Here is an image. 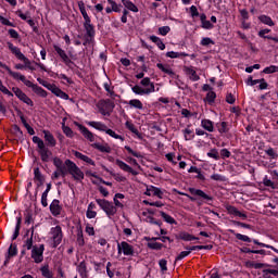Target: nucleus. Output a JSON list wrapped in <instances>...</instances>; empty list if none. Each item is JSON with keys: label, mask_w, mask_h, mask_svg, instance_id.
I'll list each match as a JSON object with an SVG mask.
<instances>
[{"label": "nucleus", "mask_w": 278, "mask_h": 278, "mask_svg": "<svg viewBox=\"0 0 278 278\" xmlns=\"http://www.w3.org/2000/svg\"><path fill=\"white\" fill-rule=\"evenodd\" d=\"M168 264V262L164 258H162L160 262H159V266L162 270V273H166V270H168V267L166 266Z\"/></svg>", "instance_id": "nucleus-55"}, {"label": "nucleus", "mask_w": 278, "mask_h": 278, "mask_svg": "<svg viewBox=\"0 0 278 278\" xmlns=\"http://www.w3.org/2000/svg\"><path fill=\"white\" fill-rule=\"evenodd\" d=\"M78 8L80 10V13L83 14L85 23L91 21L90 16L88 15V12H86V4L83 0L78 1Z\"/></svg>", "instance_id": "nucleus-28"}, {"label": "nucleus", "mask_w": 278, "mask_h": 278, "mask_svg": "<svg viewBox=\"0 0 278 278\" xmlns=\"http://www.w3.org/2000/svg\"><path fill=\"white\" fill-rule=\"evenodd\" d=\"M12 91L14 92L15 97L20 99V101H23V103H26V105H30V108H34V101L30 100L29 97L21 88L18 87H13Z\"/></svg>", "instance_id": "nucleus-9"}, {"label": "nucleus", "mask_w": 278, "mask_h": 278, "mask_svg": "<svg viewBox=\"0 0 278 278\" xmlns=\"http://www.w3.org/2000/svg\"><path fill=\"white\" fill-rule=\"evenodd\" d=\"M97 108L102 116H110V114L114 112V108H116V104H114V101L106 99L100 100L97 104Z\"/></svg>", "instance_id": "nucleus-3"}, {"label": "nucleus", "mask_w": 278, "mask_h": 278, "mask_svg": "<svg viewBox=\"0 0 278 278\" xmlns=\"http://www.w3.org/2000/svg\"><path fill=\"white\" fill-rule=\"evenodd\" d=\"M160 215L165 220V223H168V225H177V220H175V218H173V216L166 214L164 211H161Z\"/></svg>", "instance_id": "nucleus-35"}, {"label": "nucleus", "mask_w": 278, "mask_h": 278, "mask_svg": "<svg viewBox=\"0 0 278 278\" xmlns=\"http://www.w3.org/2000/svg\"><path fill=\"white\" fill-rule=\"evenodd\" d=\"M264 275H274V277H278V269H264Z\"/></svg>", "instance_id": "nucleus-64"}, {"label": "nucleus", "mask_w": 278, "mask_h": 278, "mask_svg": "<svg viewBox=\"0 0 278 278\" xmlns=\"http://www.w3.org/2000/svg\"><path fill=\"white\" fill-rule=\"evenodd\" d=\"M53 165L55 166V168L58 170H60L64 175V173L67 168L66 162H62L61 159L56 156L53 159Z\"/></svg>", "instance_id": "nucleus-20"}, {"label": "nucleus", "mask_w": 278, "mask_h": 278, "mask_svg": "<svg viewBox=\"0 0 278 278\" xmlns=\"http://www.w3.org/2000/svg\"><path fill=\"white\" fill-rule=\"evenodd\" d=\"M126 127H127V129H129V131H131L132 134H136L137 136H138V134H140L138 131L137 127L129 122H126Z\"/></svg>", "instance_id": "nucleus-56"}, {"label": "nucleus", "mask_w": 278, "mask_h": 278, "mask_svg": "<svg viewBox=\"0 0 278 278\" xmlns=\"http://www.w3.org/2000/svg\"><path fill=\"white\" fill-rule=\"evenodd\" d=\"M108 3H110L113 12H121V8H123V5L117 4L115 1L113 0H108Z\"/></svg>", "instance_id": "nucleus-46"}, {"label": "nucleus", "mask_w": 278, "mask_h": 278, "mask_svg": "<svg viewBox=\"0 0 278 278\" xmlns=\"http://www.w3.org/2000/svg\"><path fill=\"white\" fill-rule=\"evenodd\" d=\"M151 84H153V83H151V78H149V77H146V78L141 79V81H140V85L143 86L144 88H147V86H150L149 88H151Z\"/></svg>", "instance_id": "nucleus-63"}, {"label": "nucleus", "mask_w": 278, "mask_h": 278, "mask_svg": "<svg viewBox=\"0 0 278 278\" xmlns=\"http://www.w3.org/2000/svg\"><path fill=\"white\" fill-rule=\"evenodd\" d=\"M207 157H212L213 160H220V155L218 154V150L212 149L207 152Z\"/></svg>", "instance_id": "nucleus-45"}, {"label": "nucleus", "mask_w": 278, "mask_h": 278, "mask_svg": "<svg viewBox=\"0 0 278 278\" xmlns=\"http://www.w3.org/2000/svg\"><path fill=\"white\" fill-rule=\"evenodd\" d=\"M68 175V170L65 169V173L63 174L60 169H56L53 175H52V179H60V177H66Z\"/></svg>", "instance_id": "nucleus-44"}, {"label": "nucleus", "mask_w": 278, "mask_h": 278, "mask_svg": "<svg viewBox=\"0 0 278 278\" xmlns=\"http://www.w3.org/2000/svg\"><path fill=\"white\" fill-rule=\"evenodd\" d=\"M105 134L111 136V138H115L116 140H123V137L121 135H116V132L110 128H106Z\"/></svg>", "instance_id": "nucleus-50"}, {"label": "nucleus", "mask_w": 278, "mask_h": 278, "mask_svg": "<svg viewBox=\"0 0 278 278\" xmlns=\"http://www.w3.org/2000/svg\"><path fill=\"white\" fill-rule=\"evenodd\" d=\"M219 134H227L229 131V128H227V122H222L218 126Z\"/></svg>", "instance_id": "nucleus-54"}, {"label": "nucleus", "mask_w": 278, "mask_h": 278, "mask_svg": "<svg viewBox=\"0 0 278 278\" xmlns=\"http://www.w3.org/2000/svg\"><path fill=\"white\" fill-rule=\"evenodd\" d=\"M89 127L98 129V131H106L108 126L101 122H88Z\"/></svg>", "instance_id": "nucleus-27"}, {"label": "nucleus", "mask_w": 278, "mask_h": 278, "mask_svg": "<svg viewBox=\"0 0 278 278\" xmlns=\"http://www.w3.org/2000/svg\"><path fill=\"white\" fill-rule=\"evenodd\" d=\"M201 45L202 47H208V45H214V40H212L210 37H204L201 40Z\"/></svg>", "instance_id": "nucleus-57"}, {"label": "nucleus", "mask_w": 278, "mask_h": 278, "mask_svg": "<svg viewBox=\"0 0 278 278\" xmlns=\"http://www.w3.org/2000/svg\"><path fill=\"white\" fill-rule=\"evenodd\" d=\"M215 99H216V92L208 91L206 93V101H207V103H214Z\"/></svg>", "instance_id": "nucleus-52"}, {"label": "nucleus", "mask_w": 278, "mask_h": 278, "mask_svg": "<svg viewBox=\"0 0 278 278\" xmlns=\"http://www.w3.org/2000/svg\"><path fill=\"white\" fill-rule=\"evenodd\" d=\"M230 233H233L237 240H241V242H251V238L247 235L238 233L236 230H230Z\"/></svg>", "instance_id": "nucleus-39"}, {"label": "nucleus", "mask_w": 278, "mask_h": 278, "mask_svg": "<svg viewBox=\"0 0 278 278\" xmlns=\"http://www.w3.org/2000/svg\"><path fill=\"white\" fill-rule=\"evenodd\" d=\"M40 273H41L42 277H45V278H53V271H51V269H49V264L43 265L40 268Z\"/></svg>", "instance_id": "nucleus-32"}, {"label": "nucleus", "mask_w": 278, "mask_h": 278, "mask_svg": "<svg viewBox=\"0 0 278 278\" xmlns=\"http://www.w3.org/2000/svg\"><path fill=\"white\" fill-rule=\"evenodd\" d=\"M263 73H265V75H270L273 73H278V66L276 65H270L269 67H265L263 70Z\"/></svg>", "instance_id": "nucleus-43"}, {"label": "nucleus", "mask_w": 278, "mask_h": 278, "mask_svg": "<svg viewBox=\"0 0 278 278\" xmlns=\"http://www.w3.org/2000/svg\"><path fill=\"white\" fill-rule=\"evenodd\" d=\"M258 84V90H266V88H268V83H266V79L264 78H261Z\"/></svg>", "instance_id": "nucleus-62"}, {"label": "nucleus", "mask_w": 278, "mask_h": 278, "mask_svg": "<svg viewBox=\"0 0 278 278\" xmlns=\"http://www.w3.org/2000/svg\"><path fill=\"white\" fill-rule=\"evenodd\" d=\"M125 149H126V151H127L128 153H130V155H134V157H142V154H140V153L134 151V150L131 149V147L125 146Z\"/></svg>", "instance_id": "nucleus-59"}, {"label": "nucleus", "mask_w": 278, "mask_h": 278, "mask_svg": "<svg viewBox=\"0 0 278 278\" xmlns=\"http://www.w3.org/2000/svg\"><path fill=\"white\" fill-rule=\"evenodd\" d=\"M55 97H59L60 99H64V101H68V96L66 92L62 91L60 87L56 88L54 91Z\"/></svg>", "instance_id": "nucleus-42"}, {"label": "nucleus", "mask_w": 278, "mask_h": 278, "mask_svg": "<svg viewBox=\"0 0 278 278\" xmlns=\"http://www.w3.org/2000/svg\"><path fill=\"white\" fill-rule=\"evenodd\" d=\"M184 72L186 73V75L189 76V79L191 81H199V79H201V77L197 75V71H194V67L192 66H184Z\"/></svg>", "instance_id": "nucleus-15"}, {"label": "nucleus", "mask_w": 278, "mask_h": 278, "mask_svg": "<svg viewBox=\"0 0 278 278\" xmlns=\"http://www.w3.org/2000/svg\"><path fill=\"white\" fill-rule=\"evenodd\" d=\"M117 253L118 255H121V253H123L126 256H134L135 255V251H134V245L129 244L126 241H122L121 243H117Z\"/></svg>", "instance_id": "nucleus-7"}, {"label": "nucleus", "mask_w": 278, "mask_h": 278, "mask_svg": "<svg viewBox=\"0 0 278 278\" xmlns=\"http://www.w3.org/2000/svg\"><path fill=\"white\" fill-rule=\"evenodd\" d=\"M45 141L47 142L48 147H55L58 141H55V137L49 130H43Z\"/></svg>", "instance_id": "nucleus-18"}, {"label": "nucleus", "mask_w": 278, "mask_h": 278, "mask_svg": "<svg viewBox=\"0 0 278 278\" xmlns=\"http://www.w3.org/2000/svg\"><path fill=\"white\" fill-rule=\"evenodd\" d=\"M39 155L43 162H49V157L52 156L53 153L47 146H43L42 148H39Z\"/></svg>", "instance_id": "nucleus-17"}, {"label": "nucleus", "mask_w": 278, "mask_h": 278, "mask_svg": "<svg viewBox=\"0 0 278 278\" xmlns=\"http://www.w3.org/2000/svg\"><path fill=\"white\" fill-rule=\"evenodd\" d=\"M135 94H151V92H155V85L151 84V88L142 89V87L136 85L131 88Z\"/></svg>", "instance_id": "nucleus-11"}, {"label": "nucleus", "mask_w": 278, "mask_h": 278, "mask_svg": "<svg viewBox=\"0 0 278 278\" xmlns=\"http://www.w3.org/2000/svg\"><path fill=\"white\" fill-rule=\"evenodd\" d=\"M201 125L206 131H214V123L210 119H202Z\"/></svg>", "instance_id": "nucleus-36"}, {"label": "nucleus", "mask_w": 278, "mask_h": 278, "mask_svg": "<svg viewBox=\"0 0 278 278\" xmlns=\"http://www.w3.org/2000/svg\"><path fill=\"white\" fill-rule=\"evenodd\" d=\"M17 253H18V249L16 248V244L11 243L8 250V257L4 262V265L8 264V262H10V257L16 256Z\"/></svg>", "instance_id": "nucleus-23"}, {"label": "nucleus", "mask_w": 278, "mask_h": 278, "mask_svg": "<svg viewBox=\"0 0 278 278\" xmlns=\"http://www.w3.org/2000/svg\"><path fill=\"white\" fill-rule=\"evenodd\" d=\"M156 66L160 71H162V73L169 75V77H175V72H173V68H170V65H164L162 63H157Z\"/></svg>", "instance_id": "nucleus-22"}, {"label": "nucleus", "mask_w": 278, "mask_h": 278, "mask_svg": "<svg viewBox=\"0 0 278 278\" xmlns=\"http://www.w3.org/2000/svg\"><path fill=\"white\" fill-rule=\"evenodd\" d=\"M265 153H266V155H268L271 160H277V157H278L277 152H276L275 149H273V148H269V149L265 150Z\"/></svg>", "instance_id": "nucleus-47"}, {"label": "nucleus", "mask_w": 278, "mask_h": 278, "mask_svg": "<svg viewBox=\"0 0 278 278\" xmlns=\"http://www.w3.org/2000/svg\"><path fill=\"white\" fill-rule=\"evenodd\" d=\"M84 28L86 29V34L88 38H94V25H92V20L84 23Z\"/></svg>", "instance_id": "nucleus-19"}, {"label": "nucleus", "mask_w": 278, "mask_h": 278, "mask_svg": "<svg viewBox=\"0 0 278 278\" xmlns=\"http://www.w3.org/2000/svg\"><path fill=\"white\" fill-rule=\"evenodd\" d=\"M33 142L37 144L38 149H42V147H45V141L38 136L33 137Z\"/></svg>", "instance_id": "nucleus-48"}, {"label": "nucleus", "mask_w": 278, "mask_h": 278, "mask_svg": "<svg viewBox=\"0 0 278 278\" xmlns=\"http://www.w3.org/2000/svg\"><path fill=\"white\" fill-rule=\"evenodd\" d=\"M128 105H130V108H135L136 110H143V105L142 102L138 99H132L128 102Z\"/></svg>", "instance_id": "nucleus-40"}, {"label": "nucleus", "mask_w": 278, "mask_h": 278, "mask_svg": "<svg viewBox=\"0 0 278 278\" xmlns=\"http://www.w3.org/2000/svg\"><path fill=\"white\" fill-rule=\"evenodd\" d=\"M51 236H52V249H58V247H60V244H62V238H64V235L62 233V227L61 226H56L51 228L50 231Z\"/></svg>", "instance_id": "nucleus-6"}, {"label": "nucleus", "mask_w": 278, "mask_h": 278, "mask_svg": "<svg viewBox=\"0 0 278 278\" xmlns=\"http://www.w3.org/2000/svg\"><path fill=\"white\" fill-rule=\"evenodd\" d=\"M75 157H77L78 160H81L83 162H86L87 164H90L91 166H94V161H92V159H90L87 155H84L81 152H74Z\"/></svg>", "instance_id": "nucleus-25"}, {"label": "nucleus", "mask_w": 278, "mask_h": 278, "mask_svg": "<svg viewBox=\"0 0 278 278\" xmlns=\"http://www.w3.org/2000/svg\"><path fill=\"white\" fill-rule=\"evenodd\" d=\"M62 130H63V134L67 136V138H73V129H71V127L63 125Z\"/></svg>", "instance_id": "nucleus-53"}, {"label": "nucleus", "mask_w": 278, "mask_h": 278, "mask_svg": "<svg viewBox=\"0 0 278 278\" xmlns=\"http://www.w3.org/2000/svg\"><path fill=\"white\" fill-rule=\"evenodd\" d=\"M115 164L125 173H130L131 175H138V172L134 170L131 166L127 165L125 162L118 159L115 161Z\"/></svg>", "instance_id": "nucleus-16"}, {"label": "nucleus", "mask_w": 278, "mask_h": 278, "mask_svg": "<svg viewBox=\"0 0 278 278\" xmlns=\"http://www.w3.org/2000/svg\"><path fill=\"white\" fill-rule=\"evenodd\" d=\"M23 247H26L27 251H31V249H34V237L27 238Z\"/></svg>", "instance_id": "nucleus-49"}, {"label": "nucleus", "mask_w": 278, "mask_h": 278, "mask_svg": "<svg viewBox=\"0 0 278 278\" xmlns=\"http://www.w3.org/2000/svg\"><path fill=\"white\" fill-rule=\"evenodd\" d=\"M151 192L153 197H157L159 199H163L164 197V192H162V189L157 187H153V186L147 187V191L144 192V194H147V197H151Z\"/></svg>", "instance_id": "nucleus-13"}, {"label": "nucleus", "mask_w": 278, "mask_h": 278, "mask_svg": "<svg viewBox=\"0 0 278 278\" xmlns=\"http://www.w3.org/2000/svg\"><path fill=\"white\" fill-rule=\"evenodd\" d=\"M227 212H228V214H232L233 216H238L240 211L236 206L229 205V206H227Z\"/></svg>", "instance_id": "nucleus-61"}, {"label": "nucleus", "mask_w": 278, "mask_h": 278, "mask_svg": "<svg viewBox=\"0 0 278 278\" xmlns=\"http://www.w3.org/2000/svg\"><path fill=\"white\" fill-rule=\"evenodd\" d=\"M8 47L10 49V51L13 53V55H15V58H17V60H21L25 56V54H23V52H21V49L16 46H14L12 42H8Z\"/></svg>", "instance_id": "nucleus-21"}, {"label": "nucleus", "mask_w": 278, "mask_h": 278, "mask_svg": "<svg viewBox=\"0 0 278 278\" xmlns=\"http://www.w3.org/2000/svg\"><path fill=\"white\" fill-rule=\"evenodd\" d=\"M258 21H261V23H263L264 25H268L269 27H275V22H273V18H270V16L261 15L258 16Z\"/></svg>", "instance_id": "nucleus-33"}, {"label": "nucleus", "mask_w": 278, "mask_h": 278, "mask_svg": "<svg viewBox=\"0 0 278 278\" xmlns=\"http://www.w3.org/2000/svg\"><path fill=\"white\" fill-rule=\"evenodd\" d=\"M35 179L39 181L38 187L42 186L45 184V176H42V173H40V168L36 167L34 169Z\"/></svg>", "instance_id": "nucleus-31"}, {"label": "nucleus", "mask_w": 278, "mask_h": 278, "mask_svg": "<svg viewBox=\"0 0 278 278\" xmlns=\"http://www.w3.org/2000/svg\"><path fill=\"white\" fill-rule=\"evenodd\" d=\"M23 223V218L22 217H17V223L15 226V230L12 237V240H16V238H18L20 233H21V224Z\"/></svg>", "instance_id": "nucleus-38"}, {"label": "nucleus", "mask_w": 278, "mask_h": 278, "mask_svg": "<svg viewBox=\"0 0 278 278\" xmlns=\"http://www.w3.org/2000/svg\"><path fill=\"white\" fill-rule=\"evenodd\" d=\"M65 166H67V175H72L73 179L75 181H81L84 179V172L75 164V162L71 160H65Z\"/></svg>", "instance_id": "nucleus-2"}, {"label": "nucleus", "mask_w": 278, "mask_h": 278, "mask_svg": "<svg viewBox=\"0 0 278 278\" xmlns=\"http://www.w3.org/2000/svg\"><path fill=\"white\" fill-rule=\"evenodd\" d=\"M184 134H185V140H192L194 138V135H191L192 130H190V128H186L184 130Z\"/></svg>", "instance_id": "nucleus-60"}, {"label": "nucleus", "mask_w": 278, "mask_h": 278, "mask_svg": "<svg viewBox=\"0 0 278 278\" xmlns=\"http://www.w3.org/2000/svg\"><path fill=\"white\" fill-rule=\"evenodd\" d=\"M166 58H170L172 60H175L176 58H188V53L169 51L166 53Z\"/></svg>", "instance_id": "nucleus-34"}, {"label": "nucleus", "mask_w": 278, "mask_h": 278, "mask_svg": "<svg viewBox=\"0 0 278 278\" xmlns=\"http://www.w3.org/2000/svg\"><path fill=\"white\" fill-rule=\"evenodd\" d=\"M189 192L190 194H192L193 197H199L200 199H203V201H214V197L205 193L203 190L201 189H197V188H189Z\"/></svg>", "instance_id": "nucleus-10"}, {"label": "nucleus", "mask_w": 278, "mask_h": 278, "mask_svg": "<svg viewBox=\"0 0 278 278\" xmlns=\"http://www.w3.org/2000/svg\"><path fill=\"white\" fill-rule=\"evenodd\" d=\"M76 127H78L79 131H81L83 136L89 140V142H94V135L86 128V126L75 123Z\"/></svg>", "instance_id": "nucleus-12"}, {"label": "nucleus", "mask_w": 278, "mask_h": 278, "mask_svg": "<svg viewBox=\"0 0 278 278\" xmlns=\"http://www.w3.org/2000/svg\"><path fill=\"white\" fill-rule=\"evenodd\" d=\"M77 243L79 247H84V244H86V242L84 241V231L78 230L77 232Z\"/></svg>", "instance_id": "nucleus-51"}, {"label": "nucleus", "mask_w": 278, "mask_h": 278, "mask_svg": "<svg viewBox=\"0 0 278 278\" xmlns=\"http://www.w3.org/2000/svg\"><path fill=\"white\" fill-rule=\"evenodd\" d=\"M77 270L80 277L86 278L88 277V267L86 266V261H83L78 264Z\"/></svg>", "instance_id": "nucleus-24"}, {"label": "nucleus", "mask_w": 278, "mask_h": 278, "mask_svg": "<svg viewBox=\"0 0 278 278\" xmlns=\"http://www.w3.org/2000/svg\"><path fill=\"white\" fill-rule=\"evenodd\" d=\"M50 212L52 216H60L62 214V205H60V200H53L51 202Z\"/></svg>", "instance_id": "nucleus-14"}, {"label": "nucleus", "mask_w": 278, "mask_h": 278, "mask_svg": "<svg viewBox=\"0 0 278 278\" xmlns=\"http://www.w3.org/2000/svg\"><path fill=\"white\" fill-rule=\"evenodd\" d=\"M150 40L154 42V45H156V47H159L161 51H164V49H166V45H164V41H162L160 37L153 35V36H150Z\"/></svg>", "instance_id": "nucleus-30"}, {"label": "nucleus", "mask_w": 278, "mask_h": 278, "mask_svg": "<svg viewBox=\"0 0 278 278\" xmlns=\"http://www.w3.org/2000/svg\"><path fill=\"white\" fill-rule=\"evenodd\" d=\"M96 203H98V205L101 207V210H103V212H105L106 216H109V218H112V216H114L117 212L116 206H114V204L105 199H97Z\"/></svg>", "instance_id": "nucleus-4"}, {"label": "nucleus", "mask_w": 278, "mask_h": 278, "mask_svg": "<svg viewBox=\"0 0 278 278\" xmlns=\"http://www.w3.org/2000/svg\"><path fill=\"white\" fill-rule=\"evenodd\" d=\"M170 31V26H162L159 28V34L161 36H166Z\"/></svg>", "instance_id": "nucleus-58"}, {"label": "nucleus", "mask_w": 278, "mask_h": 278, "mask_svg": "<svg viewBox=\"0 0 278 278\" xmlns=\"http://www.w3.org/2000/svg\"><path fill=\"white\" fill-rule=\"evenodd\" d=\"M31 260L35 264H42L45 261V244L34 245L30 254Z\"/></svg>", "instance_id": "nucleus-5"}, {"label": "nucleus", "mask_w": 278, "mask_h": 278, "mask_svg": "<svg viewBox=\"0 0 278 278\" xmlns=\"http://www.w3.org/2000/svg\"><path fill=\"white\" fill-rule=\"evenodd\" d=\"M91 147H93V149H97L101 153H112V148H110V146L108 144L103 146L101 143H93L91 144Z\"/></svg>", "instance_id": "nucleus-26"}, {"label": "nucleus", "mask_w": 278, "mask_h": 278, "mask_svg": "<svg viewBox=\"0 0 278 278\" xmlns=\"http://www.w3.org/2000/svg\"><path fill=\"white\" fill-rule=\"evenodd\" d=\"M0 67L4 68V71H7L9 73V75L11 77H13V79H18L20 81H23L27 88H31L33 91L38 94V97H42V99H46L47 97V90L42 89V87L31 83L30 80H28L25 75H22L21 73L17 72H13L10 66L5 65V63L0 62Z\"/></svg>", "instance_id": "nucleus-1"}, {"label": "nucleus", "mask_w": 278, "mask_h": 278, "mask_svg": "<svg viewBox=\"0 0 278 278\" xmlns=\"http://www.w3.org/2000/svg\"><path fill=\"white\" fill-rule=\"evenodd\" d=\"M54 51L58 53V55L61 58L62 62L65 63V66H68V68L72 67L73 64H75V62H73L71 60V58L68 56V54H66V51H64V49L60 48V46H53Z\"/></svg>", "instance_id": "nucleus-8"}, {"label": "nucleus", "mask_w": 278, "mask_h": 278, "mask_svg": "<svg viewBox=\"0 0 278 278\" xmlns=\"http://www.w3.org/2000/svg\"><path fill=\"white\" fill-rule=\"evenodd\" d=\"M163 247L164 244L160 242H148V248L152 249L153 251H162Z\"/></svg>", "instance_id": "nucleus-41"}, {"label": "nucleus", "mask_w": 278, "mask_h": 278, "mask_svg": "<svg viewBox=\"0 0 278 278\" xmlns=\"http://www.w3.org/2000/svg\"><path fill=\"white\" fill-rule=\"evenodd\" d=\"M122 3L127 10H130V12H138V7L134 4L130 0H122Z\"/></svg>", "instance_id": "nucleus-37"}, {"label": "nucleus", "mask_w": 278, "mask_h": 278, "mask_svg": "<svg viewBox=\"0 0 278 278\" xmlns=\"http://www.w3.org/2000/svg\"><path fill=\"white\" fill-rule=\"evenodd\" d=\"M178 238L180 240H184L185 242H192V240H199V237H194V236H192V235H190L188 232H180L178 235Z\"/></svg>", "instance_id": "nucleus-29"}]
</instances>
